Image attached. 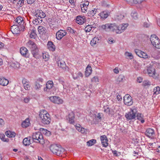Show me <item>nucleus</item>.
I'll use <instances>...</instances> for the list:
<instances>
[{
	"label": "nucleus",
	"mask_w": 160,
	"mask_h": 160,
	"mask_svg": "<svg viewBox=\"0 0 160 160\" xmlns=\"http://www.w3.org/2000/svg\"><path fill=\"white\" fill-rule=\"evenodd\" d=\"M40 120L43 124L48 125L50 122L51 118L49 114L46 111L43 110L41 111L39 114Z\"/></svg>",
	"instance_id": "f257e3e1"
},
{
	"label": "nucleus",
	"mask_w": 160,
	"mask_h": 160,
	"mask_svg": "<svg viewBox=\"0 0 160 160\" xmlns=\"http://www.w3.org/2000/svg\"><path fill=\"white\" fill-rule=\"evenodd\" d=\"M27 46L30 48L33 56L36 58H38L39 54V50L36 45L31 40L29 41L27 43Z\"/></svg>",
	"instance_id": "f03ea898"
},
{
	"label": "nucleus",
	"mask_w": 160,
	"mask_h": 160,
	"mask_svg": "<svg viewBox=\"0 0 160 160\" xmlns=\"http://www.w3.org/2000/svg\"><path fill=\"white\" fill-rule=\"evenodd\" d=\"M50 149L53 154L59 156L62 155V153L64 151V149L61 146H59L56 144L51 145L50 147Z\"/></svg>",
	"instance_id": "7ed1b4c3"
},
{
	"label": "nucleus",
	"mask_w": 160,
	"mask_h": 160,
	"mask_svg": "<svg viewBox=\"0 0 160 160\" xmlns=\"http://www.w3.org/2000/svg\"><path fill=\"white\" fill-rule=\"evenodd\" d=\"M32 138L33 141L37 143H39L42 144L45 143L43 135L40 132L33 133Z\"/></svg>",
	"instance_id": "20e7f679"
},
{
	"label": "nucleus",
	"mask_w": 160,
	"mask_h": 160,
	"mask_svg": "<svg viewBox=\"0 0 160 160\" xmlns=\"http://www.w3.org/2000/svg\"><path fill=\"white\" fill-rule=\"evenodd\" d=\"M102 28L107 32L117 31V26L115 23H107L105 25H102Z\"/></svg>",
	"instance_id": "39448f33"
},
{
	"label": "nucleus",
	"mask_w": 160,
	"mask_h": 160,
	"mask_svg": "<svg viewBox=\"0 0 160 160\" xmlns=\"http://www.w3.org/2000/svg\"><path fill=\"white\" fill-rule=\"evenodd\" d=\"M150 40L154 46L157 48H160V41L156 35H152L150 38Z\"/></svg>",
	"instance_id": "423d86ee"
},
{
	"label": "nucleus",
	"mask_w": 160,
	"mask_h": 160,
	"mask_svg": "<svg viewBox=\"0 0 160 160\" xmlns=\"http://www.w3.org/2000/svg\"><path fill=\"white\" fill-rule=\"evenodd\" d=\"M137 110L135 109H133L128 113L126 114L125 117L128 120H132L135 119L136 116Z\"/></svg>",
	"instance_id": "0eeeda50"
},
{
	"label": "nucleus",
	"mask_w": 160,
	"mask_h": 160,
	"mask_svg": "<svg viewBox=\"0 0 160 160\" xmlns=\"http://www.w3.org/2000/svg\"><path fill=\"white\" fill-rule=\"evenodd\" d=\"M123 101L124 103L128 106H131L133 103L132 97L128 94H126L123 97Z\"/></svg>",
	"instance_id": "6e6552de"
},
{
	"label": "nucleus",
	"mask_w": 160,
	"mask_h": 160,
	"mask_svg": "<svg viewBox=\"0 0 160 160\" xmlns=\"http://www.w3.org/2000/svg\"><path fill=\"white\" fill-rule=\"evenodd\" d=\"M49 99L52 102L57 104L62 103L63 100L59 97L56 96H52L49 97Z\"/></svg>",
	"instance_id": "1a4fd4ad"
},
{
	"label": "nucleus",
	"mask_w": 160,
	"mask_h": 160,
	"mask_svg": "<svg viewBox=\"0 0 160 160\" xmlns=\"http://www.w3.org/2000/svg\"><path fill=\"white\" fill-rule=\"evenodd\" d=\"M22 28L19 26L17 25H14L12 26L11 28V30L12 32L14 34H18L20 32V29L21 30Z\"/></svg>",
	"instance_id": "9d476101"
},
{
	"label": "nucleus",
	"mask_w": 160,
	"mask_h": 160,
	"mask_svg": "<svg viewBox=\"0 0 160 160\" xmlns=\"http://www.w3.org/2000/svg\"><path fill=\"white\" fill-rule=\"evenodd\" d=\"M128 26V23H123L117 26L116 32L118 33H120L125 30Z\"/></svg>",
	"instance_id": "9b49d317"
},
{
	"label": "nucleus",
	"mask_w": 160,
	"mask_h": 160,
	"mask_svg": "<svg viewBox=\"0 0 160 160\" xmlns=\"http://www.w3.org/2000/svg\"><path fill=\"white\" fill-rule=\"evenodd\" d=\"M15 21L17 23V25L21 27L22 28L21 30L23 29V30H24L25 27L23 25L24 22L23 20V18L20 17H18L15 19Z\"/></svg>",
	"instance_id": "f8f14e48"
},
{
	"label": "nucleus",
	"mask_w": 160,
	"mask_h": 160,
	"mask_svg": "<svg viewBox=\"0 0 160 160\" xmlns=\"http://www.w3.org/2000/svg\"><path fill=\"white\" fill-rule=\"evenodd\" d=\"M20 52L21 54L26 58H29V54L27 49L25 47L21 48L20 49Z\"/></svg>",
	"instance_id": "ddd939ff"
},
{
	"label": "nucleus",
	"mask_w": 160,
	"mask_h": 160,
	"mask_svg": "<svg viewBox=\"0 0 160 160\" xmlns=\"http://www.w3.org/2000/svg\"><path fill=\"white\" fill-rule=\"evenodd\" d=\"M66 31L65 30H60L56 34V37L58 40H60L62 38L66 35Z\"/></svg>",
	"instance_id": "4468645a"
},
{
	"label": "nucleus",
	"mask_w": 160,
	"mask_h": 160,
	"mask_svg": "<svg viewBox=\"0 0 160 160\" xmlns=\"http://www.w3.org/2000/svg\"><path fill=\"white\" fill-rule=\"evenodd\" d=\"M43 79L41 78L38 79L35 82V86L34 88L36 89H39L42 86V83Z\"/></svg>",
	"instance_id": "2eb2a0df"
},
{
	"label": "nucleus",
	"mask_w": 160,
	"mask_h": 160,
	"mask_svg": "<svg viewBox=\"0 0 160 160\" xmlns=\"http://www.w3.org/2000/svg\"><path fill=\"white\" fill-rule=\"evenodd\" d=\"M76 22L80 25L86 22L85 18L84 16H79L77 17Z\"/></svg>",
	"instance_id": "dca6fc26"
},
{
	"label": "nucleus",
	"mask_w": 160,
	"mask_h": 160,
	"mask_svg": "<svg viewBox=\"0 0 160 160\" xmlns=\"http://www.w3.org/2000/svg\"><path fill=\"white\" fill-rule=\"evenodd\" d=\"M68 117L67 119L68 120V122L72 124L74 122L75 115L72 112H71L69 113Z\"/></svg>",
	"instance_id": "f3484780"
},
{
	"label": "nucleus",
	"mask_w": 160,
	"mask_h": 160,
	"mask_svg": "<svg viewBox=\"0 0 160 160\" xmlns=\"http://www.w3.org/2000/svg\"><path fill=\"white\" fill-rule=\"evenodd\" d=\"M145 134L148 137H150L154 134V131L152 129L148 128L147 129Z\"/></svg>",
	"instance_id": "a211bd4d"
},
{
	"label": "nucleus",
	"mask_w": 160,
	"mask_h": 160,
	"mask_svg": "<svg viewBox=\"0 0 160 160\" xmlns=\"http://www.w3.org/2000/svg\"><path fill=\"white\" fill-rule=\"evenodd\" d=\"M104 112L108 114L109 115H112L113 114V111L112 109L110 108L108 106H104L103 107Z\"/></svg>",
	"instance_id": "6ab92c4d"
},
{
	"label": "nucleus",
	"mask_w": 160,
	"mask_h": 160,
	"mask_svg": "<svg viewBox=\"0 0 160 160\" xmlns=\"http://www.w3.org/2000/svg\"><path fill=\"white\" fill-rule=\"evenodd\" d=\"M48 48L50 51H54L55 50V47L53 42L51 41H49L47 44Z\"/></svg>",
	"instance_id": "aec40b11"
},
{
	"label": "nucleus",
	"mask_w": 160,
	"mask_h": 160,
	"mask_svg": "<svg viewBox=\"0 0 160 160\" xmlns=\"http://www.w3.org/2000/svg\"><path fill=\"white\" fill-rule=\"evenodd\" d=\"M9 81L8 80L4 78L3 77H0V84L5 86H6L8 83Z\"/></svg>",
	"instance_id": "412c9836"
},
{
	"label": "nucleus",
	"mask_w": 160,
	"mask_h": 160,
	"mask_svg": "<svg viewBox=\"0 0 160 160\" xmlns=\"http://www.w3.org/2000/svg\"><path fill=\"white\" fill-rule=\"evenodd\" d=\"M92 68L91 66H88L86 69L85 71V74L86 77H88L92 73Z\"/></svg>",
	"instance_id": "4be33fe9"
},
{
	"label": "nucleus",
	"mask_w": 160,
	"mask_h": 160,
	"mask_svg": "<svg viewBox=\"0 0 160 160\" xmlns=\"http://www.w3.org/2000/svg\"><path fill=\"white\" fill-rule=\"evenodd\" d=\"M76 129L79 132H81L82 133H84L86 132V129L85 128L81 127L80 124H78L76 126Z\"/></svg>",
	"instance_id": "5701e85b"
},
{
	"label": "nucleus",
	"mask_w": 160,
	"mask_h": 160,
	"mask_svg": "<svg viewBox=\"0 0 160 160\" xmlns=\"http://www.w3.org/2000/svg\"><path fill=\"white\" fill-rule=\"evenodd\" d=\"M38 14L36 13L35 14V17L34 18V19L32 20V22L33 24L36 25H38L39 24L40 20L41 22L42 21V20H40L38 18H37Z\"/></svg>",
	"instance_id": "b1692460"
},
{
	"label": "nucleus",
	"mask_w": 160,
	"mask_h": 160,
	"mask_svg": "<svg viewBox=\"0 0 160 160\" xmlns=\"http://www.w3.org/2000/svg\"><path fill=\"white\" fill-rule=\"evenodd\" d=\"M30 124L29 120V119L27 118L22 122V126L23 128H26L29 126Z\"/></svg>",
	"instance_id": "393cba45"
},
{
	"label": "nucleus",
	"mask_w": 160,
	"mask_h": 160,
	"mask_svg": "<svg viewBox=\"0 0 160 160\" xmlns=\"http://www.w3.org/2000/svg\"><path fill=\"white\" fill-rule=\"evenodd\" d=\"M100 16L102 18H106L109 15V12L107 11H104L100 13Z\"/></svg>",
	"instance_id": "a878e982"
},
{
	"label": "nucleus",
	"mask_w": 160,
	"mask_h": 160,
	"mask_svg": "<svg viewBox=\"0 0 160 160\" xmlns=\"http://www.w3.org/2000/svg\"><path fill=\"white\" fill-rule=\"evenodd\" d=\"M125 80L124 77L122 75H120L116 80V83L119 84L121 82H122Z\"/></svg>",
	"instance_id": "bb28decb"
},
{
	"label": "nucleus",
	"mask_w": 160,
	"mask_h": 160,
	"mask_svg": "<svg viewBox=\"0 0 160 160\" xmlns=\"http://www.w3.org/2000/svg\"><path fill=\"white\" fill-rule=\"evenodd\" d=\"M5 134L8 137L12 138L15 137L16 133L14 132L9 131L5 132Z\"/></svg>",
	"instance_id": "cd10ccee"
},
{
	"label": "nucleus",
	"mask_w": 160,
	"mask_h": 160,
	"mask_svg": "<svg viewBox=\"0 0 160 160\" xmlns=\"http://www.w3.org/2000/svg\"><path fill=\"white\" fill-rule=\"evenodd\" d=\"M147 71L150 75H151L150 74H152L151 75L152 76V75H154L155 74V70L152 67H149L147 69Z\"/></svg>",
	"instance_id": "c85d7f7f"
},
{
	"label": "nucleus",
	"mask_w": 160,
	"mask_h": 160,
	"mask_svg": "<svg viewBox=\"0 0 160 160\" xmlns=\"http://www.w3.org/2000/svg\"><path fill=\"white\" fill-rule=\"evenodd\" d=\"M99 39L98 38V37H96L93 38L91 41L90 44L92 46H94L98 43V41Z\"/></svg>",
	"instance_id": "c756f323"
},
{
	"label": "nucleus",
	"mask_w": 160,
	"mask_h": 160,
	"mask_svg": "<svg viewBox=\"0 0 160 160\" xmlns=\"http://www.w3.org/2000/svg\"><path fill=\"white\" fill-rule=\"evenodd\" d=\"M38 29L39 33L40 34H42L46 30L45 28L42 26H39Z\"/></svg>",
	"instance_id": "7c9ffc66"
},
{
	"label": "nucleus",
	"mask_w": 160,
	"mask_h": 160,
	"mask_svg": "<svg viewBox=\"0 0 160 160\" xmlns=\"http://www.w3.org/2000/svg\"><path fill=\"white\" fill-rule=\"evenodd\" d=\"M53 85V82L52 81H48L47 82L46 84V87H47V88H48L49 90L52 88Z\"/></svg>",
	"instance_id": "2f4dec72"
},
{
	"label": "nucleus",
	"mask_w": 160,
	"mask_h": 160,
	"mask_svg": "<svg viewBox=\"0 0 160 160\" xmlns=\"http://www.w3.org/2000/svg\"><path fill=\"white\" fill-rule=\"evenodd\" d=\"M11 66L14 68H18L20 67V64L18 62H12Z\"/></svg>",
	"instance_id": "473e14b6"
},
{
	"label": "nucleus",
	"mask_w": 160,
	"mask_h": 160,
	"mask_svg": "<svg viewBox=\"0 0 160 160\" xmlns=\"http://www.w3.org/2000/svg\"><path fill=\"white\" fill-rule=\"evenodd\" d=\"M23 143L24 145L26 146L29 145L31 143L30 139H29L28 138H25L23 140Z\"/></svg>",
	"instance_id": "72a5a7b5"
},
{
	"label": "nucleus",
	"mask_w": 160,
	"mask_h": 160,
	"mask_svg": "<svg viewBox=\"0 0 160 160\" xmlns=\"http://www.w3.org/2000/svg\"><path fill=\"white\" fill-rule=\"evenodd\" d=\"M96 142V140L92 139L87 142V145L88 146H90L94 145Z\"/></svg>",
	"instance_id": "f704fd0d"
},
{
	"label": "nucleus",
	"mask_w": 160,
	"mask_h": 160,
	"mask_svg": "<svg viewBox=\"0 0 160 160\" xmlns=\"http://www.w3.org/2000/svg\"><path fill=\"white\" fill-rule=\"evenodd\" d=\"M153 94L158 95L160 93V87L157 86L154 88L153 90Z\"/></svg>",
	"instance_id": "c9c22d12"
},
{
	"label": "nucleus",
	"mask_w": 160,
	"mask_h": 160,
	"mask_svg": "<svg viewBox=\"0 0 160 160\" xmlns=\"http://www.w3.org/2000/svg\"><path fill=\"white\" fill-rule=\"evenodd\" d=\"M39 15H37V16L40 17V18H44L46 17V14L42 10H39Z\"/></svg>",
	"instance_id": "e433bc0d"
},
{
	"label": "nucleus",
	"mask_w": 160,
	"mask_h": 160,
	"mask_svg": "<svg viewBox=\"0 0 160 160\" xmlns=\"http://www.w3.org/2000/svg\"><path fill=\"white\" fill-rule=\"evenodd\" d=\"M136 118H137V119L140 121L142 123H143L144 122V120L142 119V114L141 113H138L137 114L136 113Z\"/></svg>",
	"instance_id": "4c0bfd02"
},
{
	"label": "nucleus",
	"mask_w": 160,
	"mask_h": 160,
	"mask_svg": "<svg viewBox=\"0 0 160 160\" xmlns=\"http://www.w3.org/2000/svg\"><path fill=\"white\" fill-rule=\"evenodd\" d=\"M0 138L3 142H8L9 141V139L8 138H5V135L3 134H0Z\"/></svg>",
	"instance_id": "58836bf2"
},
{
	"label": "nucleus",
	"mask_w": 160,
	"mask_h": 160,
	"mask_svg": "<svg viewBox=\"0 0 160 160\" xmlns=\"http://www.w3.org/2000/svg\"><path fill=\"white\" fill-rule=\"evenodd\" d=\"M35 31V30H34L31 31V33L30 35V37L31 38L35 39L36 37L37 34L36 33Z\"/></svg>",
	"instance_id": "ea45409f"
},
{
	"label": "nucleus",
	"mask_w": 160,
	"mask_h": 160,
	"mask_svg": "<svg viewBox=\"0 0 160 160\" xmlns=\"http://www.w3.org/2000/svg\"><path fill=\"white\" fill-rule=\"evenodd\" d=\"M91 25H88L84 28V30L86 32H89L91 30L92 27Z\"/></svg>",
	"instance_id": "a19ab883"
},
{
	"label": "nucleus",
	"mask_w": 160,
	"mask_h": 160,
	"mask_svg": "<svg viewBox=\"0 0 160 160\" xmlns=\"http://www.w3.org/2000/svg\"><path fill=\"white\" fill-rule=\"evenodd\" d=\"M58 66L61 67V68H63L65 66V62L63 61H58Z\"/></svg>",
	"instance_id": "79ce46f5"
},
{
	"label": "nucleus",
	"mask_w": 160,
	"mask_h": 160,
	"mask_svg": "<svg viewBox=\"0 0 160 160\" xmlns=\"http://www.w3.org/2000/svg\"><path fill=\"white\" fill-rule=\"evenodd\" d=\"M151 85V82L148 80H145L143 82L142 85L144 87L149 86Z\"/></svg>",
	"instance_id": "37998d69"
},
{
	"label": "nucleus",
	"mask_w": 160,
	"mask_h": 160,
	"mask_svg": "<svg viewBox=\"0 0 160 160\" xmlns=\"http://www.w3.org/2000/svg\"><path fill=\"white\" fill-rule=\"evenodd\" d=\"M67 30L68 32H70L72 34L75 33V32H76L75 31H74V30L69 27L67 28Z\"/></svg>",
	"instance_id": "c03bdc74"
},
{
	"label": "nucleus",
	"mask_w": 160,
	"mask_h": 160,
	"mask_svg": "<svg viewBox=\"0 0 160 160\" xmlns=\"http://www.w3.org/2000/svg\"><path fill=\"white\" fill-rule=\"evenodd\" d=\"M131 16L135 19H136L138 18V13L136 12H132L131 14Z\"/></svg>",
	"instance_id": "a18cd8bd"
},
{
	"label": "nucleus",
	"mask_w": 160,
	"mask_h": 160,
	"mask_svg": "<svg viewBox=\"0 0 160 160\" xmlns=\"http://www.w3.org/2000/svg\"><path fill=\"white\" fill-rule=\"evenodd\" d=\"M135 52L136 54L139 57H140L141 56L142 52L141 51H140L138 49H135Z\"/></svg>",
	"instance_id": "49530a36"
},
{
	"label": "nucleus",
	"mask_w": 160,
	"mask_h": 160,
	"mask_svg": "<svg viewBox=\"0 0 160 160\" xmlns=\"http://www.w3.org/2000/svg\"><path fill=\"white\" fill-rule=\"evenodd\" d=\"M91 81L92 82H99L98 78V76H95L93 77Z\"/></svg>",
	"instance_id": "de8ad7c7"
},
{
	"label": "nucleus",
	"mask_w": 160,
	"mask_h": 160,
	"mask_svg": "<svg viewBox=\"0 0 160 160\" xmlns=\"http://www.w3.org/2000/svg\"><path fill=\"white\" fill-rule=\"evenodd\" d=\"M24 88L26 90H28L30 89V85H29V82L23 85Z\"/></svg>",
	"instance_id": "09e8293b"
},
{
	"label": "nucleus",
	"mask_w": 160,
	"mask_h": 160,
	"mask_svg": "<svg viewBox=\"0 0 160 160\" xmlns=\"http://www.w3.org/2000/svg\"><path fill=\"white\" fill-rule=\"evenodd\" d=\"M126 57H129L130 59H132L133 58V56L132 54L131 53L126 52L125 53Z\"/></svg>",
	"instance_id": "8fccbe9b"
},
{
	"label": "nucleus",
	"mask_w": 160,
	"mask_h": 160,
	"mask_svg": "<svg viewBox=\"0 0 160 160\" xmlns=\"http://www.w3.org/2000/svg\"><path fill=\"white\" fill-rule=\"evenodd\" d=\"M108 140L107 139H106V141H101L102 145L104 147H106L108 145Z\"/></svg>",
	"instance_id": "3c124183"
},
{
	"label": "nucleus",
	"mask_w": 160,
	"mask_h": 160,
	"mask_svg": "<svg viewBox=\"0 0 160 160\" xmlns=\"http://www.w3.org/2000/svg\"><path fill=\"white\" fill-rule=\"evenodd\" d=\"M140 57L143 58H148V56L146 53L142 52L141 56Z\"/></svg>",
	"instance_id": "603ef678"
},
{
	"label": "nucleus",
	"mask_w": 160,
	"mask_h": 160,
	"mask_svg": "<svg viewBox=\"0 0 160 160\" xmlns=\"http://www.w3.org/2000/svg\"><path fill=\"white\" fill-rule=\"evenodd\" d=\"M124 17V15L121 14L117 15V18L119 20L122 19Z\"/></svg>",
	"instance_id": "864d4df0"
},
{
	"label": "nucleus",
	"mask_w": 160,
	"mask_h": 160,
	"mask_svg": "<svg viewBox=\"0 0 160 160\" xmlns=\"http://www.w3.org/2000/svg\"><path fill=\"white\" fill-rule=\"evenodd\" d=\"M144 1V0H132L133 2L135 4L141 3Z\"/></svg>",
	"instance_id": "5fc2aeb1"
},
{
	"label": "nucleus",
	"mask_w": 160,
	"mask_h": 160,
	"mask_svg": "<svg viewBox=\"0 0 160 160\" xmlns=\"http://www.w3.org/2000/svg\"><path fill=\"white\" fill-rule=\"evenodd\" d=\"M81 10L82 11V12H86L87 9H88V7L87 6H83V7H82V6H81Z\"/></svg>",
	"instance_id": "6e6d98bb"
},
{
	"label": "nucleus",
	"mask_w": 160,
	"mask_h": 160,
	"mask_svg": "<svg viewBox=\"0 0 160 160\" xmlns=\"http://www.w3.org/2000/svg\"><path fill=\"white\" fill-rule=\"evenodd\" d=\"M39 130L41 131V132H42L45 134H46L47 133V131H48L46 129H44V128H40L39 129Z\"/></svg>",
	"instance_id": "4d7b16f0"
},
{
	"label": "nucleus",
	"mask_w": 160,
	"mask_h": 160,
	"mask_svg": "<svg viewBox=\"0 0 160 160\" xmlns=\"http://www.w3.org/2000/svg\"><path fill=\"white\" fill-rule=\"evenodd\" d=\"M89 2L86 1L85 2H84V3L81 4L80 5V6H82L83 7V6H87L88 7L89 5Z\"/></svg>",
	"instance_id": "13d9d810"
},
{
	"label": "nucleus",
	"mask_w": 160,
	"mask_h": 160,
	"mask_svg": "<svg viewBox=\"0 0 160 160\" xmlns=\"http://www.w3.org/2000/svg\"><path fill=\"white\" fill-rule=\"evenodd\" d=\"M108 42L109 44H112L115 41L112 38H110L108 39Z\"/></svg>",
	"instance_id": "bf43d9fd"
},
{
	"label": "nucleus",
	"mask_w": 160,
	"mask_h": 160,
	"mask_svg": "<svg viewBox=\"0 0 160 160\" xmlns=\"http://www.w3.org/2000/svg\"><path fill=\"white\" fill-rule=\"evenodd\" d=\"M30 99V98L28 97L24 99L23 101L25 103H27L28 102H29Z\"/></svg>",
	"instance_id": "052dcab7"
},
{
	"label": "nucleus",
	"mask_w": 160,
	"mask_h": 160,
	"mask_svg": "<svg viewBox=\"0 0 160 160\" xmlns=\"http://www.w3.org/2000/svg\"><path fill=\"white\" fill-rule=\"evenodd\" d=\"M82 73L81 72H79L78 73V76L76 77H73V78L74 79H75L79 78V77H82Z\"/></svg>",
	"instance_id": "680f3d73"
},
{
	"label": "nucleus",
	"mask_w": 160,
	"mask_h": 160,
	"mask_svg": "<svg viewBox=\"0 0 160 160\" xmlns=\"http://www.w3.org/2000/svg\"><path fill=\"white\" fill-rule=\"evenodd\" d=\"M100 139L101 141H106V139H107V138L105 135H103L101 136Z\"/></svg>",
	"instance_id": "e2e57ef3"
},
{
	"label": "nucleus",
	"mask_w": 160,
	"mask_h": 160,
	"mask_svg": "<svg viewBox=\"0 0 160 160\" xmlns=\"http://www.w3.org/2000/svg\"><path fill=\"white\" fill-rule=\"evenodd\" d=\"M4 124V122L2 118H0V127H2Z\"/></svg>",
	"instance_id": "0e129e2a"
},
{
	"label": "nucleus",
	"mask_w": 160,
	"mask_h": 160,
	"mask_svg": "<svg viewBox=\"0 0 160 160\" xmlns=\"http://www.w3.org/2000/svg\"><path fill=\"white\" fill-rule=\"evenodd\" d=\"M29 82L27 81V80L25 78H23L22 81V83L23 85V86L28 83Z\"/></svg>",
	"instance_id": "69168bd1"
},
{
	"label": "nucleus",
	"mask_w": 160,
	"mask_h": 160,
	"mask_svg": "<svg viewBox=\"0 0 160 160\" xmlns=\"http://www.w3.org/2000/svg\"><path fill=\"white\" fill-rule=\"evenodd\" d=\"M27 2L29 4H32L34 2V0H27Z\"/></svg>",
	"instance_id": "338daca9"
},
{
	"label": "nucleus",
	"mask_w": 160,
	"mask_h": 160,
	"mask_svg": "<svg viewBox=\"0 0 160 160\" xmlns=\"http://www.w3.org/2000/svg\"><path fill=\"white\" fill-rule=\"evenodd\" d=\"M117 98L118 101H121L122 99V96H121V95H118V96H117Z\"/></svg>",
	"instance_id": "774afa93"
}]
</instances>
